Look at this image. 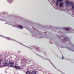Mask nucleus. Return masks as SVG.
Wrapping results in <instances>:
<instances>
[{
    "label": "nucleus",
    "mask_w": 74,
    "mask_h": 74,
    "mask_svg": "<svg viewBox=\"0 0 74 74\" xmlns=\"http://www.w3.org/2000/svg\"><path fill=\"white\" fill-rule=\"evenodd\" d=\"M26 74H36V71H33L31 72L30 71H27L26 72Z\"/></svg>",
    "instance_id": "f257e3e1"
},
{
    "label": "nucleus",
    "mask_w": 74,
    "mask_h": 74,
    "mask_svg": "<svg viewBox=\"0 0 74 74\" xmlns=\"http://www.w3.org/2000/svg\"><path fill=\"white\" fill-rule=\"evenodd\" d=\"M68 40H69V39L67 37H64V39L62 40V42H65V41H68Z\"/></svg>",
    "instance_id": "f03ea898"
},
{
    "label": "nucleus",
    "mask_w": 74,
    "mask_h": 74,
    "mask_svg": "<svg viewBox=\"0 0 74 74\" xmlns=\"http://www.w3.org/2000/svg\"><path fill=\"white\" fill-rule=\"evenodd\" d=\"M65 3L66 4V6H69L70 4V1L69 0L65 1Z\"/></svg>",
    "instance_id": "7ed1b4c3"
},
{
    "label": "nucleus",
    "mask_w": 74,
    "mask_h": 74,
    "mask_svg": "<svg viewBox=\"0 0 74 74\" xmlns=\"http://www.w3.org/2000/svg\"><path fill=\"white\" fill-rule=\"evenodd\" d=\"M9 65L12 66L14 65V63L13 62H10L9 63Z\"/></svg>",
    "instance_id": "20e7f679"
},
{
    "label": "nucleus",
    "mask_w": 74,
    "mask_h": 74,
    "mask_svg": "<svg viewBox=\"0 0 74 74\" xmlns=\"http://www.w3.org/2000/svg\"><path fill=\"white\" fill-rule=\"evenodd\" d=\"M13 67L16 69H20L21 67L20 66H14Z\"/></svg>",
    "instance_id": "39448f33"
},
{
    "label": "nucleus",
    "mask_w": 74,
    "mask_h": 74,
    "mask_svg": "<svg viewBox=\"0 0 74 74\" xmlns=\"http://www.w3.org/2000/svg\"><path fill=\"white\" fill-rule=\"evenodd\" d=\"M63 3L60 2V7H63Z\"/></svg>",
    "instance_id": "423d86ee"
},
{
    "label": "nucleus",
    "mask_w": 74,
    "mask_h": 74,
    "mask_svg": "<svg viewBox=\"0 0 74 74\" xmlns=\"http://www.w3.org/2000/svg\"><path fill=\"white\" fill-rule=\"evenodd\" d=\"M8 0V3H12V2H14V1H13V0Z\"/></svg>",
    "instance_id": "0eeeda50"
},
{
    "label": "nucleus",
    "mask_w": 74,
    "mask_h": 74,
    "mask_svg": "<svg viewBox=\"0 0 74 74\" xmlns=\"http://www.w3.org/2000/svg\"><path fill=\"white\" fill-rule=\"evenodd\" d=\"M69 4L70 6L73 5V2L71 1L69 3Z\"/></svg>",
    "instance_id": "6e6552de"
},
{
    "label": "nucleus",
    "mask_w": 74,
    "mask_h": 74,
    "mask_svg": "<svg viewBox=\"0 0 74 74\" xmlns=\"http://www.w3.org/2000/svg\"><path fill=\"white\" fill-rule=\"evenodd\" d=\"M18 27H20V28H21V29H22V28H23V26H21L20 25H18Z\"/></svg>",
    "instance_id": "1a4fd4ad"
},
{
    "label": "nucleus",
    "mask_w": 74,
    "mask_h": 74,
    "mask_svg": "<svg viewBox=\"0 0 74 74\" xmlns=\"http://www.w3.org/2000/svg\"><path fill=\"white\" fill-rule=\"evenodd\" d=\"M8 62V60H7V59L5 60H4L5 63H7V62Z\"/></svg>",
    "instance_id": "9d476101"
},
{
    "label": "nucleus",
    "mask_w": 74,
    "mask_h": 74,
    "mask_svg": "<svg viewBox=\"0 0 74 74\" xmlns=\"http://www.w3.org/2000/svg\"><path fill=\"white\" fill-rule=\"evenodd\" d=\"M63 0H57V2H60V1H63Z\"/></svg>",
    "instance_id": "9b49d317"
},
{
    "label": "nucleus",
    "mask_w": 74,
    "mask_h": 74,
    "mask_svg": "<svg viewBox=\"0 0 74 74\" xmlns=\"http://www.w3.org/2000/svg\"><path fill=\"white\" fill-rule=\"evenodd\" d=\"M7 63H6V62H5V63H3V65L4 66H7Z\"/></svg>",
    "instance_id": "f8f14e48"
},
{
    "label": "nucleus",
    "mask_w": 74,
    "mask_h": 74,
    "mask_svg": "<svg viewBox=\"0 0 74 74\" xmlns=\"http://www.w3.org/2000/svg\"><path fill=\"white\" fill-rule=\"evenodd\" d=\"M65 29L67 31H69V28H64V29Z\"/></svg>",
    "instance_id": "ddd939ff"
},
{
    "label": "nucleus",
    "mask_w": 74,
    "mask_h": 74,
    "mask_svg": "<svg viewBox=\"0 0 74 74\" xmlns=\"http://www.w3.org/2000/svg\"><path fill=\"white\" fill-rule=\"evenodd\" d=\"M56 5H59V2H57L56 3Z\"/></svg>",
    "instance_id": "4468645a"
},
{
    "label": "nucleus",
    "mask_w": 74,
    "mask_h": 74,
    "mask_svg": "<svg viewBox=\"0 0 74 74\" xmlns=\"http://www.w3.org/2000/svg\"><path fill=\"white\" fill-rule=\"evenodd\" d=\"M72 9H74V4L72 5Z\"/></svg>",
    "instance_id": "2eb2a0df"
},
{
    "label": "nucleus",
    "mask_w": 74,
    "mask_h": 74,
    "mask_svg": "<svg viewBox=\"0 0 74 74\" xmlns=\"http://www.w3.org/2000/svg\"><path fill=\"white\" fill-rule=\"evenodd\" d=\"M8 40H11V39L10 38H8Z\"/></svg>",
    "instance_id": "dca6fc26"
},
{
    "label": "nucleus",
    "mask_w": 74,
    "mask_h": 74,
    "mask_svg": "<svg viewBox=\"0 0 74 74\" xmlns=\"http://www.w3.org/2000/svg\"><path fill=\"white\" fill-rule=\"evenodd\" d=\"M3 62V60H1V59H0V62Z\"/></svg>",
    "instance_id": "f3484780"
},
{
    "label": "nucleus",
    "mask_w": 74,
    "mask_h": 74,
    "mask_svg": "<svg viewBox=\"0 0 74 74\" xmlns=\"http://www.w3.org/2000/svg\"><path fill=\"white\" fill-rule=\"evenodd\" d=\"M1 64V62H0V64Z\"/></svg>",
    "instance_id": "a211bd4d"
},
{
    "label": "nucleus",
    "mask_w": 74,
    "mask_h": 74,
    "mask_svg": "<svg viewBox=\"0 0 74 74\" xmlns=\"http://www.w3.org/2000/svg\"><path fill=\"white\" fill-rule=\"evenodd\" d=\"M58 38H60V36H59Z\"/></svg>",
    "instance_id": "6ab92c4d"
}]
</instances>
